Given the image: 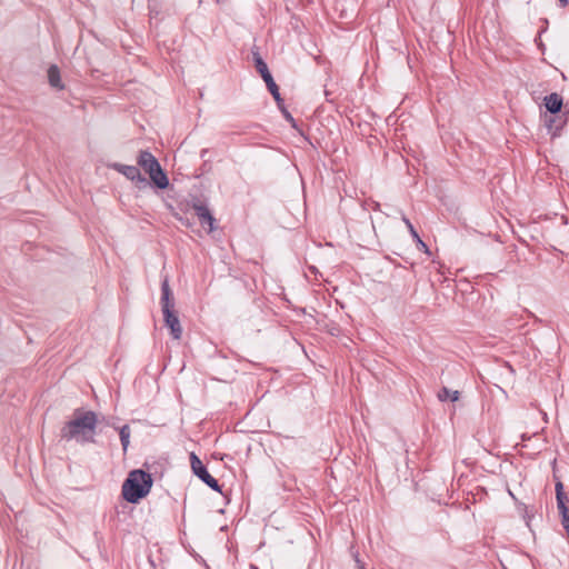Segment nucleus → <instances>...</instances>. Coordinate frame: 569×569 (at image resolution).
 I'll use <instances>...</instances> for the list:
<instances>
[{
  "label": "nucleus",
  "mask_w": 569,
  "mask_h": 569,
  "mask_svg": "<svg viewBox=\"0 0 569 569\" xmlns=\"http://www.w3.org/2000/svg\"><path fill=\"white\" fill-rule=\"evenodd\" d=\"M252 59L257 71L260 73L263 81L266 82L268 90L270 91V93L272 94L273 99L277 102V106L280 107L282 103V98L279 92V87L274 82L267 63L263 61L258 51H252Z\"/></svg>",
  "instance_id": "39448f33"
},
{
  "label": "nucleus",
  "mask_w": 569,
  "mask_h": 569,
  "mask_svg": "<svg viewBox=\"0 0 569 569\" xmlns=\"http://www.w3.org/2000/svg\"><path fill=\"white\" fill-rule=\"evenodd\" d=\"M279 109L281 110L284 119L291 123L292 127H296V120L293 119V117L291 116V113L284 108L283 106V102L281 103V106L279 107Z\"/></svg>",
  "instance_id": "2eb2a0df"
},
{
  "label": "nucleus",
  "mask_w": 569,
  "mask_h": 569,
  "mask_svg": "<svg viewBox=\"0 0 569 569\" xmlns=\"http://www.w3.org/2000/svg\"><path fill=\"white\" fill-rule=\"evenodd\" d=\"M417 242H418L419 247H421V248L427 250L426 243L420 238H419V240H417Z\"/></svg>",
  "instance_id": "a211bd4d"
},
{
  "label": "nucleus",
  "mask_w": 569,
  "mask_h": 569,
  "mask_svg": "<svg viewBox=\"0 0 569 569\" xmlns=\"http://www.w3.org/2000/svg\"><path fill=\"white\" fill-rule=\"evenodd\" d=\"M356 563L358 569H366L365 565L358 558H356Z\"/></svg>",
  "instance_id": "f3484780"
},
{
  "label": "nucleus",
  "mask_w": 569,
  "mask_h": 569,
  "mask_svg": "<svg viewBox=\"0 0 569 569\" xmlns=\"http://www.w3.org/2000/svg\"><path fill=\"white\" fill-rule=\"evenodd\" d=\"M152 487V478L150 473L136 469L132 470L122 485V496L131 503H137L144 498Z\"/></svg>",
  "instance_id": "f03ea898"
},
{
  "label": "nucleus",
  "mask_w": 569,
  "mask_h": 569,
  "mask_svg": "<svg viewBox=\"0 0 569 569\" xmlns=\"http://www.w3.org/2000/svg\"><path fill=\"white\" fill-rule=\"evenodd\" d=\"M98 417L94 411L76 409L73 418L64 423L60 430L62 440H76L78 443L94 442Z\"/></svg>",
  "instance_id": "f257e3e1"
},
{
  "label": "nucleus",
  "mask_w": 569,
  "mask_h": 569,
  "mask_svg": "<svg viewBox=\"0 0 569 569\" xmlns=\"http://www.w3.org/2000/svg\"><path fill=\"white\" fill-rule=\"evenodd\" d=\"M192 208L196 212V216L199 219L200 224L202 227L209 226V231H213V229H214L213 223L216 220H214L213 216L211 214L208 206L202 202H194L192 204Z\"/></svg>",
  "instance_id": "0eeeda50"
},
{
  "label": "nucleus",
  "mask_w": 569,
  "mask_h": 569,
  "mask_svg": "<svg viewBox=\"0 0 569 569\" xmlns=\"http://www.w3.org/2000/svg\"><path fill=\"white\" fill-rule=\"evenodd\" d=\"M191 469L193 473L201 479L208 487L214 491H221V487L217 479H214L207 470L202 461L197 457L196 453L190 455Z\"/></svg>",
  "instance_id": "423d86ee"
},
{
  "label": "nucleus",
  "mask_w": 569,
  "mask_h": 569,
  "mask_svg": "<svg viewBox=\"0 0 569 569\" xmlns=\"http://www.w3.org/2000/svg\"><path fill=\"white\" fill-rule=\"evenodd\" d=\"M119 436H120L122 450L126 453L128 450V447L130 445V436H131L130 427L128 425L122 426L119 429Z\"/></svg>",
  "instance_id": "f8f14e48"
},
{
  "label": "nucleus",
  "mask_w": 569,
  "mask_h": 569,
  "mask_svg": "<svg viewBox=\"0 0 569 569\" xmlns=\"http://www.w3.org/2000/svg\"><path fill=\"white\" fill-rule=\"evenodd\" d=\"M565 121L560 120V117H550L547 120V127L552 132V136H557L562 129Z\"/></svg>",
  "instance_id": "ddd939ff"
},
{
  "label": "nucleus",
  "mask_w": 569,
  "mask_h": 569,
  "mask_svg": "<svg viewBox=\"0 0 569 569\" xmlns=\"http://www.w3.org/2000/svg\"><path fill=\"white\" fill-rule=\"evenodd\" d=\"M460 397V392L458 390H450L447 387H442L440 391L438 392V399L440 401H446L450 399L451 401H458Z\"/></svg>",
  "instance_id": "9b49d317"
},
{
  "label": "nucleus",
  "mask_w": 569,
  "mask_h": 569,
  "mask_svg": "<svg viewBox=\"0 0 569 569\" xmlns=\"http://www.w3.org/2000/svg\"><path fill=\"white\" fill-rule=\"evenodd\" d=\"M160 303L166 326L170 329L172 338L179 340L182 336V328L174 311V299L167 277L161 282Z\"/></svg>",
  "instance_id": "7ed1b4c3"
},
{
  "label": "nucleus",
  "mask_w": 569,
  "mask_h": 569,
  "mask_svg": "<svg viewBox=\"0 0 569 569\" xmlns=\"http://www.w3.org/2000/svg\"><path fill=\"white\" fill-rule=\"evenodd\" d=\"M402 220L403 222L406 223L407 228L409 229V232L411 233V236L416 239V240H419V234L418 232L416 231L415 227L412 226V223L410 222V220L407 218V217H402Z\"/></svg>",
  "instance_id": "dca6fc26"
},
{
  "label": "nucleus",
  "mask_w": 569,
  "mask_h": 569,
  "mask_svg": "<svg viewBox=\"0 0 569 569\" xmlns=\"http://www.w3.org/2000/svg\"><path fill=\"white\" fill-rule=\"evenodd\" d=\"M561 7H566L568 4V0H558Z\"/></svg>",
  "instance_id": "6ab92c4d"
},
{
  "label": "nucleus",
  "mask_w": 569,
  "mask_h": 569,
  "mask_svg": "<svg viewBox=\"0 0 569 569\" xmlns=\"http://www.w3.org/2000/svg\"><path fill=\"white\" fill-rule=\"evenodd\" d=\"M138 164L149 174L150 179L158 188L164 189L168 187V177L151 152L147 150L140 151L138 157Z\"/></svg>",
  "instance_id": "20e7f679"
},
{
  "label": "nucleus",
  "mask_w": 569,
  "mask_h": 569,
  "mask_svg": "<svg viewBox=\"0 0 569 569\" xmlns=\"http://www.w3.org/2000/svg\"><path fill=\"white\" fill-rule=\"evenodd\" d=\"M48 81L51 87L56 89H63V84L60 77V70L57 66L52 64L48 69Z\"/></svg>",
  "instance_id": "9d476101"
},
{
  "label": "nucleus",
  "mask_w": 569,
  "mask_h": 569,
  "mask_svg": "<svg viewBox=\"0 0 569 569\" xmlns=\"http://www.w3.org/2000/svg\"><path fill=\"white\" fill-rule=\"evenodd\" d=\"M114 169L122 173L127 179L131 181H136L137 183H147V179L141 174L140 170L136 166H127V164H120L116 163Z\"/></svg>",
  "instance_id": "6e6552de"
},
{
  "label": "nucleus",
  "mask_w": 569,
  "mask_h": 569,
  "mask_svg": "<svg viewBox=\"0 0 569 569\" xmlns=\"http://www.w3.org/2000/svg\"><path fill=\"white\" fill-rule=\"evenodd\" d=\"M562 104V97L557 92L545 97V107L551 114H558L561 111Z\"/></svg>",
  "instance_id": "1a4fd4ad"
},
{
  "label": "nucleus",
  "mask_w": 569,
  "mask_h": 569,
  "mask_svg": "<svg viewBox=\"0 0 569 569\" xmlns=\"http://www.w3.org/2000/svg\"><path fill=\"white\" fill-rule=\"evenodd\" d=\"M556 498H557V506L565 505L568 501V497L563 492V485L561 481H558L556 483Z\"/></svg>",
  "instance_id": "4468645a"
}]
</instances>
